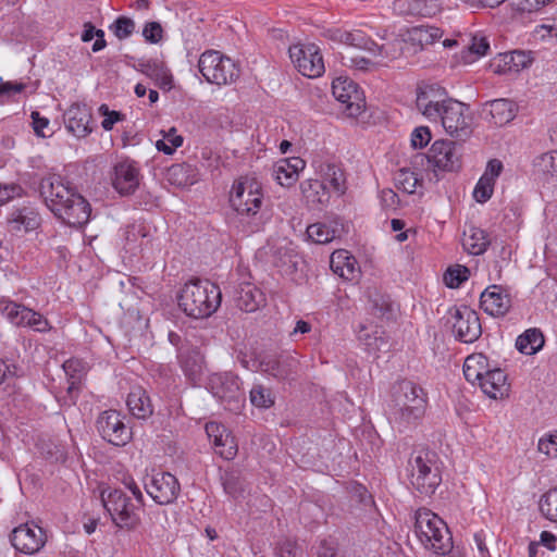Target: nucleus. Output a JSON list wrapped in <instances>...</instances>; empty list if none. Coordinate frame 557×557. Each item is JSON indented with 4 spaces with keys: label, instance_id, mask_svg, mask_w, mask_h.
<instances>
[{
    "label": "nucleus",
    "instance_id": "1",
    "mask_svg": "<svg viewBox=\"0 0 557 557\" xmlns=\"http://www.w3.org/2000/svg\"><path fill=\"white\" fill-rule=\"evenodd\" d=\"M393 397L389 416L400 432L417 424L424 416L426 393L416 383L407 380L398 382L394 386Z\"/></svg>",
    "mask_w": 557,
    "mask_h": 557
},
{
    "label": "nucleus",
    "instance_id": "2",
    "mask_svg": "<svg viewBox=\"0 0 557 557\" xmlns=\"http://www.w3.org/2000/svg\"><path fill=\"white\" fill-rule=\"evenodd\" d=\"M221 300L220 287L209 280L201 278L186 282L177 295L178 307L194 319L211 317L220 307Z\"/></svg>",
    "mask_w": 557,
    "mask_h": 557
},
{
    "label": "nucleus",
    "instance_id": "3",
    "mask_svg": "<svg viewBox=\"0 0 557 557\" xmlns=\"http://www.w3.org/2000/svg\"><path fill=\"white\" fill-rule=\"evenodd\" d=\"M230 203L242 221L249 225L251 233L261 230L264 224V197L261 184L257 180L242 177L234 183L230 191Z\"/></svg>",
    "mask_w": 557,
    "mask_h": 557
},
{
    "label": "nucleus",
    "instance_id": "4",
    "mask_svg": "<svg viewBox=\"0 0 557 557\" xmlns=\"http://www.w3.org/2000/svg\"><path fill=\"white\" fill-rule=\"evenodd\" d=\"M414 533L421 544L438 555L453 553V537L446 523L426 508L414 513Z\"/></svg>",
    "mask_w": 557,
    "mask_h": 557
},
{
    "label": "nucleus",
    "instance_id": "5",
    "mask_svg": "<svg viewBox=\"0 0 557 557\" xmlns=\"http://www.w3.org/2000/svg\"><path fill=\"white\" fill-rule=\"evenodd\" d=\"M411 484L424 496H431L442 482V475L435 451L422 449L410 458Z\"/></svg>",
    "mask_w": 557,
    "mask_h": 557
},
{
    "label": "nucleus",
    "instance_id": "6",
    "mask_svg": "<svg viewBox=\"0 0 557 557\" xmlns=\"http://www.w3.org/2000/svg\"><path fill=\"white\" fill-rule=\"evenodd\" d=\"M102 504L111 517L112 522L120 529L135 530L140 523L137 509L138 504L120 488H109L101 493Z\"/></svg>",
    "mask_w": 557,
    "mask_h": 557
},
{
    "label": "nucleus",
    "instance_id": "7",
    "mask_svg": "<svg viewBox=\"0 0 557 557\" xmlns=\"http://www.w3.org/2000/svg\"><path fill=\"white\" fill-rule=\"evenodd\" d=\"M207 388L231 412L239 413L245 407L246 398L240 388V380L232 372L211 374Z\"/></svg>",
    "mask_w": 557,
    "mask_h": 557
},
{
    "label": "nucleus",
    "instance_id": "8",
    "mask_svg": "<svg viewBox=\"0 0 557 557\" xmlns=\"http://www.w3.org/2000/svg\"><path fill=\"white\" fill-rule=\"evenodd\" d=\"M199 72L210 84L227 85L239 76V69L228 57L216 50L203 52L198 61Z\"/></svg>",
    "mask_w": 557,
    "mask_h": 557
},
{
    "label": "nucleus",
    "instance_id": "9",
    "mask_svg": "<svg viewBox=\"0 0 557 557\" xmlns=\"http://www.w3.org/2000/svg\"><path fill=\"white\" fill-rule=\"evenodd\" d=\"M438 121H441L446 133L459 140L463 141L472 133V117L469 113V107L456 99L446 100V106L441 111Z\"/></svg>",
    "mask_w": 557,
    "mask_h": 557
},
{
    "label": "nucleus",
    "instance_id": "10",
    "mask_svg": "<svg viewBox=\"0 0 557 557\" xmlns=\"http://www.w3.org/2000/svg\"><path fill=\"white\" fill-rule=\"evenodd\" d=\"M96 428L101 437L114 446H124L132 438L131 429L116 410L101 412L96 421Z\"/></svg>",
    "mask_w": 557,
    "mask_h": 557
},
{
    "label": "nucleus",
    "instance_id": "11",
    "mask_svg": "<svg viewBox=\"0 0 557 557\" xmlns=\"http://www.w3.org/2000/svg\"><path fill=\"white\" fill-rule=\"evenodd\" d=\"M289 58L299 73L309 78L319 77L325 71L322 54L314 44L290 47Z\"/></svg>",
    "mask_w": 557,
    "mask_h": 557
},
{
    "label": "nucleus",
    "instance_id": "12",
    "mask_svg": "<svg viewBox=\"0 0 557 557\" xmlns=\"http://www.w3.org/2000/svg\"><path fill=\"white\" fill-rule=\"evenodd\" d=\"M451 327L456 339L462 343H473L482 334L479 314L467 306L449 310Z\"/></svg>",
    "mask_w": 557,
    "mask_h": 557
},
{
    "label": "nucleus",
    "instance_id": "13",
    "mask_svg": "<svg viewBox=\"0 0 557 557\" xmlns=\"http://www.w3.org/2000/svg\"><path fill=\"white\" fill-rule=\"evenodd\" d=\"M147 494L159 505H170L176 500L181 484L170 472H157L145 481Z\"/></svg>",
    "mask_w": 557,
    "mask_h": 557
},
{
    "label": "nucleus",
    "instance_id": "14",
    "mask_svg": "<svg viewBox=\"0 0 557 557\" xmlns=\"http://www.w3.org/2000/svg\"><path fill=\"white\" fill-rule=\"evenodd\" d=\"M39 193L54 215L58 214L57 209L70 205L77 194L72 187L65 185L59 175L44 177L39 184Z\"/></svg>",
    "mask_w": 557,
    "mask_h": 557
},
{
    "label": "nucleus",
    "instance_id": "15",
    "mask_svg": "<svg viewBox=\"0 0 557 557\" xmlns=\"http://www.w3.org/2000/svg\"><path fill=\"white\" fill-rule=\"evenodd\" d=\"M0 312L16 326H27L37 332L48 330V321L40 313L15 301L1 299Z\"/></svg>",
    "mask_w": 557,
    "mask_h": 557
},
{
    "label": "nucleus",
    "instance_id": "16",
    "mask_svg": "<svg viewBox=\"0 0 557 557\" xmlns=\"http://www.w3.org/2000/svg\"><path fill=\"white\" fill-rule=\"evenodd\" d=\"M417 158H425L434 169L445 172H453L461 166L456 143L445 139L435 140L425 156L419 154Z\"/></svg>",
    "mask_w": 557,
    "mask_h": 557
},
{
    "label": "nucleus",
    "instance_id": "17",
    "mask_svg": "<svg viewBox=\"0 0 557 557\" xmlns=\"http://www.w3.org/2000/svg\"><path fill=\"white\" fill-rule=\"evenodd\" d=\"M450 100L444 88L438 85H426L420 87L417 92V108L430 121L437 122L441 111Z\"/></svg>",
    "mask_w": 557,
    "mask_h": 557
},
{
    "label": "nucleus",
    "instance_id": "18",
    "mask_svg": "<svg viewBox=\"0 0 557 557\" xmlns=\"http://www.w3.org/2000/svg\"><path fill=\"white\" fill-rule=\"evenodd\" d=\"M332 92L337 101L346 106L349 115L356 116L362 112L366 106L364 96L354 81L343 77L334 79Z\"/></svg>",
    "mask_w": 557,
    "mask_h": 557
},
{
    "label": "nucleus",
    "instance_id": "19",
    "mask_svg": "<svg viewBox=\"0 0 557 557\" xmlns=\"http://www.w3.org/2000/svg\"><path fill=\"white\" fill-rule=\"evenodd\" d=\"M10 541L16 550L33 555L44 547L47 537L40 527L25 523L13 529Z\"/></svg>",
    "mask_w": 557,
    "mask_h": 557
},
{
    "label": "nucleus",
    "instance_id": "20",
    "mask_svg": "<svg viewBox=\"0 0 557 557\" xmlns=\"http://www.w3.org/2000/svg\"><path fill=\"white\" fill-rule=\"evenodd\" d=\"M297 366L298 361L292 355L263 354L258 358V369L278 380L290 377Z\"/></svg>",
    "mask_w": 557,
    "mask_h": 557
},
{
    "label": "nucleus",
    "instance_id": "21",
    "mask_svg": "<svg viewBox=\"0 0 557 557\" xmlns=\"http://www.w3.org/2000/svg\"><path fill=\"white\" fill-rule=\"evenodd\" d=\"M518 107L513 101L502 98L485 102L480 115L490 124L504 126L515 119Z\"/></svg>",
    "mask_w": 557,
    "mask_h": 557
},
{
    "label": "nucleus",
    "instance_id": "22",
    "mask_svg": "<svg viewBox=\"0 0 557 557\" xmlns=\"http://www.w3.org/2000/svg\"><path fill=\"white\" fill-rule=\"evenodd\" d=\"M140 174L136 163L123 160L114 166L113 187L122 196L135 193L139 186Z\"/></svg>",
    "mask_w": 557,
    "mask_h": 557
},
{
    "label": "nucleus",
    "instance_id": "23",
    "mask_svg": "<svg viewBox=\"0 0 557 557\" xmlns=\"http://www.w3.org/2000/svg\"><path fill=\"white\" fill-rule=\"evenodd\" d=\"M91 109L87 104L73 103L64 113L66 129L77 138H84L91 133Z\"/></svg>",
    "mask_w": 557,
    "mask_h": 557
},
{
    "label": "nucleus",
    "instance_id": "24",
    "mask_svg": "<svg viewBox=\"0 0 557 557\" xmlns=\"http://www.w3.org/2000/svg\"><path fill=\"white\" fill-rule=\"evenodd\" d=\"M71 201L70 205L57 209L58 214L55 216L71 227H82L90 219V203L78 193Z\"/></svg>",
    "mask_w": 557,
    "mask_h": 557
},
{
    "label": "nucleus",
    "instance_id": "25",
    "mask_svg": "<svg viewBox=\"0 0 557 557\" xmlns=\"http://www.w3.org/2000/svg\"><path fill=\"white\" fill-rule=\"evenodd\" d=\"M480 307L492 317H504L511 307V299L502 286L491 285L481 293Z\"/></svg>",
    "mask_w": 557,
    "mask_h": 557
},
{
    "label": "nucleus",
    "instance_id": "26",
    "mask_svg": "<svg viewBox=\"0 0 557 557\" xmlns=\"http://www.w3.org/2000/svg\"><path fill=\"white\" fill-rule=\"evenodd\" d=\"M479 386L485 395L493 399L503 398L509 392L507 375L499 368L488 367L487 373L483 375Z\"/></svg>",
    "mask_w": 557,
    "mask_h": 557
},
{
    "label": "nucleus",
    "instance_id": "27",
    "mask_svg": "<svg viewBox=\"0 0 557 557\" xmlns=\"http://www.w3.org/2000/svg\"><path fill=\"white\" fill-rule=\"evenodd\" d=\"M8 223L12 231L30 232L37 230L41 224L39 212L32 206H24L13 210L8 216Z\"/></svg>",
    "mask_w": 557,
    "mask_h": 557
},
{
    "label": "nucleus",
    "instance_id": "28",
    "mask_svg": "<svg viewBox=\"0 0 557 557\" xmlns=\"http://www.w3.org/2000/svg\"><path fill=\"white\" fill-rule=\"evenodd\" d=\"M236 306L245 312H255L265 304L264 293L250 283L242 284L236 290Z\"/></svg>",
    "mask_w": 557,
    "mask_h": 557
},
{
    "label": "nucleus",
    "instance_id": "29",
    "mask_svg": "<svg viewBox=\"0 0 557 557\" xmlns=\"http://www.w3.org/2000/svg\"><path fill=\"white\" fill-rule=\"evenodd\" d=\"M344 44L363 49L372 53L374 57H381L382 59H387L391 57L388 52V47L386 45L379 46L375 41H373L370 37H368L362 30H352L347 32L344 37Z\"/></svg>",
    "mask_w": 557,
    "mask_h": 557
},
{
    "label": "nucleus",
    "instance_id": "30",
    "mask_svg": "<svg viewBox=\"0 0 557 557\" xmlns=\"http://www.w3.org/2000/svg\"><path fill=\"white\" fill-rule=\"evenodd\" d=\"M331 269L345 280H355L359 274L357 260L347 250L334 251L331 256Z\"/></svg>",
    "mask_w": 557,
    "mask_h": 557
},
{
    "label": "nucleus",
    "instance_id": "31",
    "mask_svg": "<svg viewBox=\"0 0 557 557\" xmlns=\"http://www.w3.org/2000/svg\"><path fill=\"white\" fill-rule=\"evenodd\" d=\"M129 412L137 419H147L153 412L150 397L140 387L134 388L126 400Z\"/></svg>",
    "mask_w": 557,
    "mask_h": 557
},
{
    "label": "nucleus",
    "instance_id": "32",
    "mask_svg": "<svg viewBox=\"0 0 557 557\" xmlns=\"http://www.w3.org/2000/svg\"><path fill=\"white\" fill-rule=\"evenodd\" d=\"M488 367V359L485 355H470L463 363V375L469 383L475 384L478 382L479 384L483 375L487 373Z\"/></svg>",
    "mask_w": 557,
    "mask_h": 557
},
{
    "label": "nucleus",
    "instance_id": "33",
    "mask_svg": "<svg viewBox=\"0 0 557 557\" xmlns=\"http://www.w3.org/2000/svg\"><path fill=\"white\" fill-rule=\"evenodd\" d=\"M305 168V161L298 157L282 160L275 169V178L282 186L296 182L298 172Z\"/></svg>",
    "mask_w": 557,
    "mask_h": 557
},
{
    "label": "nucleus",
    "instance_id": "34",
    "mask_svg": "<svg viewBox=\"0 0 557 557\" xmlns=\"http://www.w3.org/2000/svg\"><path fill=\"white\" fill-rule=\"evenodd\" d=\"M490 246L488 234L479 227L470 226L465 232L463 247L472 255L479 256L486 251Z\"/></svg>",
    "mask_w": 557,
    "mask_h": 557
},
{
    "label": "nucleus",
    "instance_id": "35",
    "mask_svg": "<svg viewBox=\"0 0 557 557\" xmlns=\"http://www.w3.org/2000/svg\"><path fill=\"white\" fill-rule=\"evenodd\" d=\"M544 345V336L537 329H529L516 341L517 349L525 355H533Z\"/></svg>",
    "mask_w": 557,
    "mask_h": 557
},
{
    "label": "nucleus",
    "instance_id": "36",
    "mask_svg": "<svg viewBox=\"0 0 557 557\" xmlns=\"http://www.w3.org/2000/svg\"><path fill=\"white\" fill-rule=\"evenodd\" d=\"M220 479L224 492L227 495L232 496L233 498H237L243 495L245 491V482L242 473L238 470H226L221 474Z\"/></svg>",
    "mask_w": 557,
    "mask_h": 557
},
{
    "label": "nucleus",
    "instance_id": "37",
    "mask_svg": "<svg viewBox=\"0 0 557 557\" xmlns=\"http://www.w3.org/2000/svg\"><path fill=\"white\" fill-rule=\"evenodd\" d=\"M338 234L337 223L335 226L325 223H313L307 227L308 237L315 244H327L332 242Z\"/></svg>",
    "mask_w": 557,
    "mask_h": 557
},
{
    "label": "nucleus",
    "instance_id": "38",
    "mask_svg": "<svg viewBox=\"0 0 557 557\" xmlns=\"http://www.w3.org/2000/svg\"><path fill=\"white\" fill-rule=\"evenodd\" d=\"M249 399L252 406L261 409H269L275 403V396L270 387L262 384H255L249 392Z\"/></svg>",
    "mask_w": 557,
    "mask_h": 557
},
{
    "label": "nucleus",
    "instance_id": "39",
    "mask_svg": "<svg viewBox=\"0 0 557 557\" xmlns=\"http://www.w3.org/2000/svg\"><path fill=\"white\" fill-rule=\"evenodd\" d=\"M394 181L397 188L408 194H413L421 182L418 174L408 168L399 169L395 173Z\"/></svg>",
    "mask_w": 557,
    "mask_h": 557
},
{
    "label": "nucleus",
    "instance_id": "40",
    "mask_svg": "<svg viewBox=\"0 0 557 557\" xmlns=\"http://www.w3.org/2000/svg\"><path fill=\"white\" fill-rule=\"evenodd\" d=\"M162 134L163 138L156 143L158 151H161L164 154H172L176 148L183 145V137L177 134V129L175 127H171L166 132L162 131Z\"/></svg>",
    "mask_w": 557,
    "mask_h": 557
},
{
    "label": "nucleus",
    "instance_id": "41",
    "mask_svg": "<svg viewBox=\"0 0 557 557\" xmlns=\"http://www.w3.org/2000/svg\"><path fill=\"white\" fill-rule=\"evenodd\" d=\"M541 513L552 522H557V487L542 495L539 502Z\"/></svg>",
    "mask_w": 557,
    "mask_h": 557
},
{
    "label": "nucleus",
    "instance_id": "42",
    "mask_svg": "<svg viewBox=\"0 0 557 557\" xmlns=\"http://www.w3.org/2000/svg\"><path fill=\"white\" fill-rule=\"evenodd\" d=\"M469 274L470 271L465 265L449 267L444 274V282L449 288H457L468 280Z\"/></svg>",
    "mask_w": 557,
    "mask_h": 557
},
{
    "label": "nucleus",
    "instance_id": "43",
    "mask_svg": "<svg viewBox=\"0 0 557 557\" xmlns=\"http://www.w3.org/2000/svg\"><path fill=\"white\" fill-rule=\"evenodd\" d=\"M371 310L375 317L391 319L393 315V304L388 296L375 295L370 298Z\"/></svg>",
    "mask_w": 557,
    "mask_h": 557
},
{
    "label": "nucleus",
    "instance_id": "44",
    "mask_svg": "<svg viewBox=\"0 0 557 557\" xmlns=\"http://www.w3.org/2000/svg\"><path fill=\"white\" fill-rule=\"evenodd\" d=\"M411 9L418 15L432 17L441 11V2L440 0H414Z\"/></svg>",
    "mask_w": 557,
    "mask_h": 557
},
{
    "label": "nucleus",
    "instance_id": "45",
    "mask_svg": "<svg viewBox=\"0 0 557 557\" xmlns=\"http://www.w3.org/2000/svg\"><path fill=\"white\" fill-rule=\"evenodd\" d=\"M181 364L186 376L193 382H196L202 369L198 354L195 356H182Z\"/></svg>",
    "mask_w": 557,
    "mask_h": 557
},
{
    "label": "nucleus",
    "instance_id": "46",
    "mask_svg": "<svg viewBox=\"0 0 557 557\" xmlns=\"http://www.w3.org/2000/svg\"><path fill=\"white\" fill-rule=\"evenodd\" d=\"M416 39L421 46L433 45L435 41L442 38L443 32L437 27H416L413 29Z\"/></svg>",
    "mask_w": 557,
    "mask_h": 557
},
{
    "label": "nucleus",
    "instance_id": "47",
    "mask_svg": "<svg viewBox=\"0 0 557 557\" xmlns=\"http://www.w3.org/2000/svg\"><path fill=\"white\" fill-rule=\"evenodd\" d=\"M110 29L119 39H125L134 33L135 23L129 17L119 16L110 26Z\"/></svg>",
    "mask_w": 557,
    "mask_h": 557
},
{
    "label": "nucleus",
    "instance_id": "48",
    "mask_svg": "<svg viewBox=\"0 0 557 557\" xmlns=\"http://www.w3.org/2000/svg\"><path fill=\"white\" fill-rule=\"evenodd\" d=\"M325 181L333 187L337 193H344L345 189V177L341 169L335 165L329 164L325 171Z\"/></svg>",
    "mask_w": 557,
    "mask_h": 557
},
{
    "label": "nucleus",
    "instance_id": "49",
    "mask_svg": "<svg viewBox=\"0 0 557 557\" xmlns=\"http://www.w3.org/2000/svg\"><path fill=\"white\" fill-rule=\"evenodd\" d=\"M100 115L104 116L101 126L104 131H111L115 123L123 121L125 115L120 111H111L107 104H101L98 109Z\"/></svg>",
    "mask_w": 557,
    "mask_h": 557
},
{
    "label": "nucleus",
    "instance_id": "50",
    "mask_svg": "<svg viewBox=\"0 0 557 557\" xmlns=\"http://www.w3.org/2000/svg\"><path fill=\"white\" fill-rule=\"evenodd\" d=\"M162 65H163V63H161V62H157V61H152V60L139 59L133 65V67L136 71H138V72L147 75L151 79H153L154 77H158L160 75V71H161Z\"/></svg>",
    "mask_w": 557,
    "mask_h": 557
},
{
    "label": "nucleus",
    "instance_id": "51",
    "mask_svg": "<svg viewBox=\"0 0 557 557\" xmlns=\"http://www.w3.org/2000/svg\"><path fill=\"white\" fill-rule=\"evenodd\" d=\"M494 184L488 182V178L481 177L473 190V197L478 202H486L493 195Z\"/></svg>",
    "mask_w": 557,
    "mask_h": 557
},
{
    "label": "nucleus",
    "instance_id": "52",
    "mask_svg": "<svg viewBox=\"0 0 557 557\" xmlns=\"http://www.w3.org/2000/svg\"><path fill=\"white\" fill-rule=\"evenodd\" d=\"M537 166L545 174L552 176L557 174V151L542 154L539 159Z\"/></svg>",
    "mask_w": 557,
    "mask_h": 557
},
{
    "label": "nucleus",
    "instance_id": "53",
    "mask_svg": "<svg viewBox=\"0 0 557 557\" xmlns=\"http://www.w3.org/2000/svg\"><path fill=\"white\" fill-rule=\"evenodd\" d=\"M431 132L428 126H419L411 134V145L416 149L425 147L431 140Z\"/></svg>",
    "mask_w": 557,
    "mask_h": 557
},
{
    "label": "nucleus",
    "instance_id": "54",
    "mask_svg": "<svg viewBox=\"0 0 557 557\" xmlns=\"http://www.w3.org/2000/svg\"><path fill=\"white\" fill-rule=\"evenodd\" d=\"M143 36L146 41L150 44H158L163 36V29L160 23L158 22H148L144 26Z\"/></svg>",
    "mask_w": 557,
    "mask_h": 557
},
{
    "label": "nucleus",
    "instance_id": "55",
    "mask_svg": "<svg viewBox=\"0 0 557 557\" xmlns=\"http://www.w3.org/2000/svg\"><path fill=\"white\" fill-rule=\"evenodd\" d=\"M216 453L226 460L233 459L237 454L235 437L232 434H224V443Z\"/></svg>",
    "mask_w": 557,
    "mask_h": 557
},
{
    "label": "nucleus",
    "instance_id": "56",
    "mask_svg": "<svg viewBox=\"0 0 557 557\" xmlns=\"http://www.w3.org/2000/svg\"><path fill=\"white\" fill-rule=\"evenodd\" d=\"M537 448L541 453L545 454L546 456L556 458L557 457V436L549 435L546 438H541L539 441Z\"/></svg>",
    "mask_w": 557,
    "mask_h": 557
},
{
    "label": "nucleus",
    "instance_id": "57",
    "mask_svg": "<svg viewBox=\"0 0 557 557\" xmlns=\"http://www.w3.org/2000/svg\"><path fill=\"white\" fill-rule=\"evenodd\" d=\"M299 553L297 544L289 540L281 542L276 548L277 557H298Z\"/></svg>",
    "mask_w": 557,
    "mask_h": 557
},
{
    "label": "nucleus",
    "instance_id": "58",
    "mask_svg": "<svg viewBox=\"0 0 557 557\" xmlns=\"http://www.w3.org/2000/svg\"><path fill=\"white\" fill-rule=\"evenodd\" d=\"M317 554L318 557H341L337 545L332 540H322Z\"/></svg>",
    "mask_w": 557,
    "mask_h": 557
},
{
    "label": "nucleus",
    "instance_id": "59",
    "mask_svg": "<svg viewBox=\"0 0 557 557\" xmlns=\"http://www.w3.org/2000/svg\"><path fill=\"white\" fill-rule=\"evenodd\" d=\"M503 163L498 159H492L487 162L484 174L481 177L488 178V182L495 184V180L503 171Z\"/></svg>",
    "mask_w": 557,
    "mask_h": 557
},
{
    "label": "nucleus",
    "instance_id": "60",
    "mask_svg": "<svg viewBox=\"0 0 557 557\" xmlns=\"http://www.w3.org/2000/svg\"><path fill=\"white\" fill-rule=\"evenodd\" d=\"M22 187L16 184L1 185L0 184V206L4 205L15 196H20Z\"/></svg>",
    "mask_w": 557,
    "mask_h": 557
},
{
    "label": "nucleus",
    "instance_id": "61",
    "mask_svg": "<svg viewBox=\"0 0 557 557\" xmlns=\"http://www.w3.org/2000/svg\"><path fill=\"white\" fill-rule=\"evenodd\" d=\"M552 2V0H520L517 3L518 10L522 12H533Z\"/></svg>",
    "mask_w": 557,
    "mask_h": 557
},
{
    "label": "nucleus",
    "instance_id": "62",
    "mask_svg": "<svg viewBox=\"0 0 557 557\" xmlns=\"http://www.w3.org/2000/svg\"><path fill=\"white\" fill-rule=\"evenodd\" d=\"M33 120V128L36 135L45 137L44 128L49 125V120L41 116L38 111H33L30 114Z\"/></svg>",
    "mask_w": 557,
    "mask_h": 557
},
{
    "label": "nucleus",
    "instance_id": "63",
    "mask_svg": "<svg viewBox=\"0 0 557 557\" xmlns=\"http://www.w3.org/2000/svg\"><path fill=\"white\" fill-rule=\"evenodd\" d=\"M490 49V44L485 37L476 38L473 37L472 44L470 46V51L478 57H483L487 53Z\"/></svg>",
    "mask_w": 557,
    "mask_h": 557
},
{
    "label": "nucleus",
    "instance_id": "64",
    "mask_svg": "<svg viewBox=\"0 0 557 557\" xmlns=\"http://www.w3.org/2000/svg\"><path fill=\"white\" fill-rule=\"evenodd\" d=\"M153 81L162 89L170 90L172 88L173 77L164 64L161 67L160 75L154 77Z\"/></svg>",
    "mask_w": 557,
    "mask_h": 557
}]
</instances>
